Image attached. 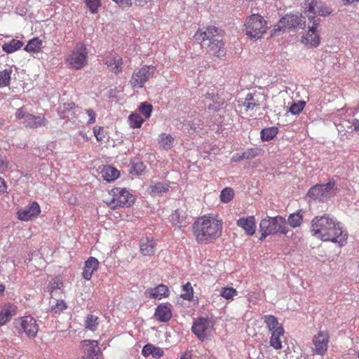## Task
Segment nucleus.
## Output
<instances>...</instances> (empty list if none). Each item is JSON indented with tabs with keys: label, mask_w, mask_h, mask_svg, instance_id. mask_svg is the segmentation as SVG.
<instances>
[{
	"label": "nucleus",
	"mask_w": 359,
	"mask_h": 359,
	"mask_svg": "<svg viewBox=\"0 0 359 359\" xmlns=\"http://www.w3.org/2000/svg\"><path fill=\"white\" fill-rule=\"evenodd\" d=\"M312 235L323 241H330L343 246L348 238V233L342 224L329 214L315 217L311 222Z\"/></svg>",
	"instance_id": "1"
},
{
	"label": "nucleus",
	"mask_w": 359,
	"mask_h": 359,
	"mask_svg": "<svg viewBox=\"0 0 359 359\" xmlns=\"http://www.w3.org/2000/svg\"><path fill=\"white\" fill-rule=\"evenodd\" d=\"M194 39L210 55L217 57L225 55L224 44L218 28L208 27L204 31L199 30L195 34Z\"/></svg>",
	"instance_id": "2"
},
{
	"label": "nucleus",
	"mask_w": 359,
	"mask_h": 359,
	"mask_svg": "<svg viewBox=\"0 0 359 359\" xmlns=\"http://www.w3.org/2000/svg\"><path fill=\"white\" fill-rule=\"evenodd\" d=\"M222 222L205 216L198 218L193 224V231L198 243H207L222 234Z\"/></svg>",
	"instance_id": "3"
},
{
	"label": "nucleus",
	"mask_w": 359,
	"mask_h": 359,
	"mask_svg": "<svg viewBox=\"0 0 359 359\" xmlns=\"http://www.w3.org/2000/svg\"><path fill=\"white\" fill-rule=\"evenodd\" d=\"M259 231L262 236L259 240H264L267 236L280 233L287 234L288 228L286 224V219L281 216L267 217L259 223Z\"/></svg>",
	"instance_id": "4"
},
{
	"label": "nucleus",
	"mask_w": 359,
	"mask_h": 359,
	"mask_svg": "<svg viewBox=\"0 0 359 359\" xmlns=\"http://www.w3.org/2000/svg\"><path fill=\"white\" fill-rule=\"evenodd\" d=\"M245 34L252 40L261 39L268 27L264 18L259 14H252L246 18Z\"/></svg>",
	"instance_id": "5"
},
{
	"label": "nucleus",
	"mask_w": 359,
	"mask_h": 359,
	"mask_svg": "<svg viewBox=\"0 0 359 359\" xmlns=\"http://www.w3.org/2000/svg\"><path fill=\"white\" fill-rule=\"evenodd\" d=\"M297 27L305 29V16L299 13L286 14L285 16L282 17L274 26V28L271 31V35H278L280 32H285L287 29L290 30Z\"/></svg>",
	"instance_id": "6"
},
{
	"label": "nucleus",
	"mask_w": 359,
	"mask_h": 359,
	"mask_svg": "<svg viewBox=\"0 0 359 359\" xmlns=\"http://www.w3.org/2000/svg\"><path fill=\"white\" fill-rule=\"evenodd\" d=\"M337 189L335 181L330 180L325 184H316L311 187L308 192V196L314 201L324 202L334 195Z\"/></svg>",
	"instance_id": "7"
},
{
	"label": "nucleus",
	"mask_w": 359,
	"mask_h": 359,
	"mask_svg": "<svg viewBox=\"0 0 359 359\" xmlns=\"http://www.w3.org/2000/svg\"><path fill=\"white\" fill-rule=\"evenodd\" d=\"M87 58L88 50L86 46L79 43L67 57V62L72 68L79 70L88 65Z\"/></svg>",
	"instance_id": "8"
},
{
	"label": "nucleus",
	"mask_w": 359,
	"mask_h": 359,
	"mask_svg": "<svg viewBox=\"0 0 359 359\" xmlns=\"http://www.w3.org/2000/svg\"><path fill=\"white\" fill-rule=\"evenodd\" d=\"M112 199L110 205L112 208L116 207L128 208L135 202L134 196L125 188L116 187L111 189Z\"/></svg>",
	"instance_id": "9"
},
{
	"label": "nucleus",
	"mask_w": 359,
	"mask_h": 359,
	"mask_svg": "<svg viewBox=\"0 0 359 359\" xmlns=\"http://www.w3.org/2000/svg\"><path fill=\"white\" fill-rule=\"evenodd\" d=\"M156 71V67L153 65L143 66L137 72H134L130 80L133 87L142 88L144 83L151 78Z\"/></svg>",
	"instance_id": "10"
},
{
	"label": "nucleus",
	"mask_w": 359,
	"mask_h": 359,
	"mask_svg": "<svg viewBox=\"0 0 359 359\" xmlns=\"http://www.w3.org/2000/svg\"><path fill=\"white\" fill-rule=\"evenodd\" d=\"M212 323L207 318H198L191 327L192 332L202 341L208 339V334L211 331Z\"/></svg>",
	"instance_id": "11"
},
{
	"label": "nucleus",
	"mask_w": 359,
	"mask_h": 359,
	"mask_svg": "<svg viewBox=\"0 0 359 359\" xmlns=\"http://www.w3.org/2000/svg\"><path fill=\"white\" fill-rule=\"evenodd\" d=\"M80 346L83 353L81 359H100L101 351L97 341L83 340Z\"/></svg>",
	"instance_id": "12"
},
{
	"label": "nucleus",
	"mask_w": 359,
	"mask_h": 359,
	"mask_svg": "<svg viewBox=\"0 0 359 359\" xmlns=\"http://www.w3.org/2000/svg\"><path fill=\"white\" fill-rule=\"evenodd\" d=\"M41 208L37 202L33 201L17 212L18 218L22 221L32 220L40 214Z\"/></svg>",
	"instance_id": "13"
},
{
	"label": "nucleus",
	"mask_w": 359,
	"mask_h": 359,
	"mask_svg": "<svg viewBox=\"0 0 359 359\" xmlns=\"http://www.w3.org/2000/svg\"><path fill=\"white\" fill-rule=\"evenodd\" d=\"M21 330L29 338H34L39 331L36 320L30 316H24L18 320Z\"/></svg>",
	"instance_id": "14"
},
{
	"label": "nucleus",
	"mask_w": 359,
	"mask_h": 359,
	"mask_svg": "<svg viewBox=\"0 0 359 359\" xmlns=\"http://www.w3.org/2000/svg\"><path fill=\"white\" fill-rule=\"evenodd\" d=\"M104 64L109 69L118 74L122 72L123 59L121 56L114 53H110L104 59Z\"/></svg>",
	"instance_id": "15"
},
{
	"label": "nucleus",
	"mask_w": 359,
	"mask_h": 359,
	"mask_svg": "<svg viewBox=\"0 0 359 359\" xmlns=\"http://www.w3.org/2000/svg\"><path fill=\"white\" fill-rule=\"evenodd\" d=\"M328 341L329 336L327 333L319 332L313 339L314 344L313 353L318 355H323L327 351Z\"/></svg>",
	"instance_id": "16"
},
{
	"label": "nucleus",
	"mask_w": 359,
	"mask_h": 359,
	"mask_svg": "<svg viewBox=\"0 0 359 359\" xmlns=\"http://www.w3.org/2000/svg\"><path fill=\"white\" fill-rule=\"evenodd\" d=\"M154 316L159 322H168L172 318L171 305L161 304L156 308Z\"/></svg>",
	"instance_id": "17"
},
{
	"label": "nucleus",
	"mask_w": 359,
	"mask_h": 359,
	"mask_svg": "<svg viewBox=\"0 0 359 359\" xmlns=\"http://www.w3.org/2000/svg\"><path fill=\"white\" fill-rule=\"evenodd\" d=\"M17 306L11 303L5 304L0 311V326L6 324L17 314Z\"/></svg>",
	"instance_id": "18"
},
{
	"label": "nucleus",
	"mask_w": 359,
	"mask_h": 359,
	"mask_svg": "<svg viewBox=\"0 0 359 359\" xmlns=\"http://www.w3.org/2000/svg\"><path fill=\"white\" fill-rule=\"evenodd\" d=\"M319 1L318 0H305L303 3L304 14L307 17L310 22L313 23L316 15H317V8ZM317 20H319L318 19Z\"/></svg>",
	"instance_id": "19"
},
{
	"label": "nucleus",
	"mask_w": 359,
	"mask_h": 359,
	"mask_svg": "<svg viewBox=\"0 0 359 359\" xmlns=\"http://www.w3.org/2000/svg\"><path fill=\"white\" fill-rule=\"evenodd\" d=\"M264 97L259 93H249L247 95L243 105L246 107L247 110H253L259 108Z\"/></svg>",
	"instance_id": "20"
},
{
	"label": "nucleus",
	"mask_w": 359,
	"mask_h": 359,
	"mask_svg": "<svg viewBox=\"0 0 359 359\" xmlns=\"http://www.w3.org/2000/svg\"><path fill=\"white\" fill-rule=\"evenodd\" d=\"M140 251L144 256H151L154 254L156 242L152 238L145 237L140 241Z\"/></svg>",
	"instance_id": "21"
},
{
	"label": "nucleus",
	"mask_w": 359,
	"mask_h": 359,
	"mask_svg": "<svg viewBox=\"0 0 359 359\" xmlns=\"http://www.w3.org/2000/svg\"><path fill=\"white\" fill-rule=\"evenodd\" d=\"M22 123L26 128H36L46 126L48 121L43 116L29 114Z\"/></svg>",
	"instance_id": "22"
},
{
	"label": "nucleus",
	"mask_w": 359,
	"mask_h": 359,
	"mask_svg": "<svg viewBox=\"0 0 359 359\" xmlns=\"http://www.w3.org/2000/svg\"><path fill=\"white\" fill-rule=\"evenodd\" d=\"M146 293L149 297L161 299L163 297H168L170 294L168 287L163 284H160L155 287H150L146 290Z\"/></svg>",
	"instance_id": "23"
},
{
	"label": "nucleus",
	"mask_w": 359,
	"mask_h": 359,
	"mask_svg": "<svg viewBox=\"0 0 359 359\" xmlns=\"http://www.w3.org/2000/svg\"><path fill=\"white\" fill-rule=\"evenodd\" d=\"M237 225L242 227L248 235L252 236L255 232V219L253 216L238 219Z\"/></svg>",
	"instance_id": "24"
},
{
	"label": "nucleus",
	"mask_w": 359,
	"mask_h": 359,
	"mask_svg": "<svg viewBox=\"0 0 359 359\" xmlns=\"http://www.w3.org/2000/svg\"><path fill=\"white\" fill-rule=\"evenodd\" d=\"M99 262L95 257H90L85 262V266L83 272V277L86 280H90L93 273L97 269Z\"/></svg>",
	"instance_id": "25"
},
{
	"label": "nucleus",
	"mask_w": 359,
	"mask_h": 359,
	"mask_svg": "<svg viewBox=\"0 0 359 359\" xmlns=\"http://www.w3.org/2000/svg\"><path fill=\"white\" fill-rule=\"evenodd\" d=\"M319 24V20H314L313 25L309 27V29L305 37V40L307 41V43H309L313 47H316L320 43V37L316 33V29Z\"/></svg>",
	"instance_id": "26"
},
{
	"label": "nucleus",
	"mask_w": 359,
	"mask_h": 359,
	"mask_svg": "<svg viewBox=\"0 0 359 359\" xmlns=\"http://www.w3.org/2000/svg\"><path fill=\"white\" fill-rule=\"evenodd\" d=\"M187 215L186 212L182 209H177L175 212L170 215V221L173 225L178 227L184 226L187 222Z\"/></svg>",
	"instance_id": "27"
},
{
	"label": "nucleus",
	"mask_w": 359,
	"mask_h": 359,
	"mask_svg": "<svg viewBox=\"0 0 359 359\" xmlns=\"http://www.w3.org/2000/svg\"><path fill=\"white\" fill-rule=\"evenodd\" d=\"M284 334V329L282 326L276 327L272 332L270 338V345L275 349H280L282 348V341L280 337Z\"/></svg>",
	"instance_id": "28"
},
{
	"label": "nucleus",
	"mask_w": 359,
	"mask_h": 359,
	"mask_svg": "<svg viewBox=\"0 0 359 359\" xmlns=\"http://www.w3.org/2000/svg\"><path fill=\"white\" fill-rule=\"evenodd\" d=\"M102 177L108 182L116 180L119 176V171L111 165H105L101 171Z\"/></svg>",
	"instance_id": "29"
},
{
	"label": "nucleus",
	"mask_w": 359,
	"mask_h": 359,
	"mask_svg": "<svg viewBox=\"0 0 359 359\" xmlns=\"http://www.w3.org/2000/svg\"><path fill=\"white\" fill-rule=\"evenodd\" d=\"M278 133V128L275 126L264 128L260 133L261 140L264 142L272 140L277 135Z\"/></svg>",
	"instance_id": "30"
},
{
	"label": "nucleus",
	"mask_w": 359,
	"mask_h": 359,
	"mask_svg": "<svg viewBox=\"0 0 359 359\" xmlns=\"http://www.w3.org/2000/svg\"><path fill=\"white\" fill-rule=\"evenodd\" d=\"M23 46V42L17 39H12L8 43H5L2 46V50L6 53H12L20 49Z\"/></svg>",
	"instance_id": "31"
},
{
	"label": "nucleus",
	"mask_w": 359,
	"mask_h": 359,
	"mask_svg": "<svg viewBox=\"0 0 359 359\" xmlns=\"http://www.w3.org/2000/svg\"><path fill=\"white\" fill-rule=\"evenodd\" d=\"M42 41L39 38L36 37L29 41L27 46L25 47V50L28 53L39 52L41 49Z\"/></svg>",
	"instance_id": "32"
},
{
	"label": "nucleus",
	"mask_w": 359,
	"mask_h": 359,
	"mask_svg": "<svg viewBox=\"0 0 359 359\" xmlns=\"http://www.w3.org/2000/svg\"><path fill=\"white\" fill-rule=\"evenodd\" d=\"M302 221L303 216L300 213V211L290 214L287 219L289 225L293 228L299 226L302 224Z\"/></svg>",
	"instance_id": "33"
},
{
	"label": "nucleus",
	"mask_w": 359,
	"mask_h": 359,
	"mask_svg": "<svg viewBox=\"0 0 359 359\" xmlns=\"http://www.w3.org/2000/svg\"><path fill=\"white\" fill-rule=\"evenodd\" d=\"M263 319L266 327L271 332L280 326L277 318L273 315H266Z\"/></svg>",
	"instance_id": "34"
},
{
	"label": "nucleus",
	"mask_w": 359,
	"mask_h": 359,
	"mask_svg": "<svg viewBox=\"0 0 359 359\" xmlns=\"http://www.w3.org/2000/svg\"><path fill=\"white\" fill-rule=\"evenodd\" d=\"M50 308L55 313H60L67 308V303L63 300L53 299L50 301Z\"/></svg>",
	"instance_id": "35"
},
{
	"label": "nucleus",
	"mask_w": 359,
	"mask_h": 359,
	"mask_svg": "<svg viewBox=\"0 0 359 359\" xmlns=\"http://www.w3.org/2000/svg\"><path fill=\"white\" fill-rule=\"evenodd\" d=\"M98 326V317L93 314H88L85 320L86 328L95 331L97 330Z\"/></svg>",
	"instance_id": "36"
},
{
	"label": "nucleus",
	"mask_w": 359,
	"mask_h": 359,
	"mask_svg": "<svg viewBox=\"0 0 359 359\" xmlns=\"http://www.w3.org/2000/svg\"><path fill=\"white\" fill-rule=\"evenodd\" d=\"M151 193L154 194H163L169 189V185L163 182H157L149 187Z\"/></svg>",
	"instance_id": "37"
},
{
	"label": "nucleus",
	"mask_w": 359,
	"mask_h": 359,
	"mask_svg": "<svg viewBox=\"0 0 359 359\" xmlns=\"http://www.w3.org/2000/svg\"><path fill=\"white\" fill-rule=\"evenodd\" d=\"M144 120L137 113L131 114L128 117L130 126L133 128H140Z\"/></svg>",
	"instance_id": "38"
},
{
	"label": "nucleus",
	"mask_w": 359,
	"mask_h": 359,
	"mask_svg": "<svg viewBox=\"0 0 359 359\" xmlns=\"http://www.w3.org/2000/svg\"><path fill=\"white\" fill-rule=\"evenodd\" d=\"M145 169V165L142 161L139 159H135L131 163V168L130 172L131 174L139 175Z\"/></svg>",
	"instance_id": "39"
},
{
	"label": "nucleus",
	"mask_w": 359,
	"mask_h": 359,
	"mask_svg": "<svg viewBox=\"0 0 359 359\" xmlns=\"http://www.w3.org/2000/svg\"><path fill=\"white\" fill-rule=\"evenodd\" d=\"M173 141L174 139L170 135L162 133L161 135L159 144H161V147H162L164 149L168 150L172 147Z\"/></svg>",
	"instance_id": "40"
},
{
	"label": "nucleus",
	"mask_w": 359,
	"mask_h": 359,
	"mask_svg": "<svg viewBox=\"0 0 359 359\" xmlns=\"http://www.w3.org/2000/svg\"><path fill=\"white\" fill-rule=\"evenodd\" d=\"M233 196L234 191L233 189L230 187H226L221 191L219 198L222 202L227 203L233 199Z\"/></svg>",
	"instance_id": "41"
},
{
	"label": "nucleus",
	"mask_w": 359,
	"mask_h": 359,
	"mask_svg": "<svg viewBox=\"0 0 359 359\" xmlns=\"http://www.w3.org/2000/svg\"><path fill=\"white\" fill-rule=\"evenodd\" d=\"M182 293L181 297L185 300L190 301L194 297V290L190 283H187L182 286Z\"/></svg>",
	"instance_id": "42"
},
{
	"label": "nucleus",
	"mask_w": 359,
	"mask_h": 359,
	"mask_svg": "<svg viewBox=\"0 0 359 359\" xmlns=\"http://www.w3.org/2000/svg\"><path fill=\"white\" fill-rule=\"evenodd\" d=\"M11 69H4L0 72V88L8 86L10 84Z\"/></svg>",
	"instance_id": "43"
},
{
	"label": "nucleus",
	"mask_w": 359,
	"mask_h": 359,
	"mask_svg": "<svg viewBox=\"0 0 359 359\" xmlns=\"http://www.w3.org/2000/svg\"><path fill=\"white\" fill-rule=\"evenodd\" d=\"M138 110L145 118H149L153 110V106L147 102H142L139 106Z\"/></svg>",
	"instance_id": "44"
},
{
	"label": "nucleus",
	"mask_w": 359,
	"mask_h": 359,
	"mask_svg": "<svg viewBox=\"0 0 359 359\" xmlns=\"http://www.w3.org/2000/svg\"><path fill=\"white\" fill-rule=\"evenodd\" d=\"M305 104L306 102L304 101H298L297 102H293L292 105L290 107L289 111L294 115L299 114L303 111Z\"/></svg>",
	"instance_id": "45"
},
{
	"label": "nucleus",
	"mask_w": 359,
	"mask_h": 359,
	"mask_svg": "<svg viewBox=\"0 0 359 359\" xmlns=\"http://www.w3.org/2000/svg\"><path fill=\"white\" fill-rule=\"evenodd\" d=\"M332 10L327 6V5L321 1H319L318 8H317V15L320 16H327L332 13Z\"/></svg>",
	"instance_id": "46"
},
{
	"label": "nucleus",
	"mask_w": 359,
	"mask_h": 359,
	"mask_svg": "<svg viewBox=\"0 0 359 359\" xmlns=\"http://www.w3.org/2000/svg\"><path fill=\"white\" fill-rule=\"evenodd\" d=\"M84 2L91 13H97L101 6L100 0H84Z\"/></svg>",
	"instance_id": "47"
},
{
	"label": "nucleus",
	"mask_w": 359,
	"mask_h": 359,
	"mask_svg": "<svg viewBox=\"0 0 359 359\" xmlns=\"http://www.w3.org/2000/svg\"><path fill=\"white\" fill-rule=\"evenodd\" d=\"M238 292L233 287H223L221 290L220 295L226 299H231L233 297L237 295Z\"/></svg>",
	"instance_id": "48"
},
{
	"label": "nucleus",
	"mask_w": 359,
	"mask_h": 359,
	"mask_svg": "<svg viewBox=\"0 0 359 359\" xmlns=\"http://www.w3.org/2000/svg\"><path fill=\"white\" fill-rule=\"evenodd\" d=\"M257 155V149L252 148L248 149L243 152V157L244 159H252Z\"/></svg>",
	"instance_id": "49"
},
{
	"label": "nucleus",
	"mask_w": 359,
	"mask_h": 359,
	"mask_svg": "<svg viewBox=\"0 0 359 359\" xmlns=\"http://www.w3.org/2000/svg\"><path fill=\"white\" fill-rule=\"evenodd\" d=\"M93 133L98 142H102L104 138V129L100 127L99 128H94Z\"/></svg>",
	"instance_id": "50"
},
{
	"label": "nucleus",
	"mask_w": 359,
	"mask_h": 359,
	"mask_svg": "<svg viewBox=\"0 0 359 359\" xmlns=\"http://www.w3.org/2000/svg\"><path fill=\"white\" fill-rule=\"evenodd\" d=\"M153 349H154V346L151 344H147L143 347L142 350V354L144 357H148L149 355H151Z\"/></svg>",
	"instance_id": "51"
},
{
	"label": "nucleus",
	"mask_w": 359,
	"mask_h": 359,
	"mask_svg": "<svg viewBox=\"0 0 359 359\" xmlns=\"http://www.w3.org/2000/svg\"><path fill=\"white\" fill-rule=\"evenodd\" d=\"M29 115V113H27L23 108H20L17 110L15 113V116L18 119L25 120L26 116Z\"/></svg>",
	"instance_id": "52"
},
{
	"label": "nucleus",
	"mask_w": 359,
	"mask_h": 359,
	"mask_svg": "<svg viewBox=\"0 0 359 359\" xmlns=\"http://www.w3.org/2000/svg\"><path fill=\"white\" fill-rule=\"evenodd\" d=\"M151 355L154 358H160L163 355V351L162 348L159 347L154 346V349H153V352L151 353Z\"/></svg>",
	"instance_id": "53"
},
{
	"label": "nucleus",
	"mask_w": 359,
	"mask_h": 359,
	"mask_svg": "<svg viewBox=\"0 0 359 359\" xmlns=\"http://www.w3.org/2000/svg\"><path fill=\"white\" fill-rule=\"evenodd\" d=\"M86 114H88V116L90 118L88 121V123L91 124V123H95V116H96L95 111L91 109H86Z\"/></svg>",
	"instance_id": "54"
},
{
	"label": "nucleus",
	"mask_w": 359,
	"mask_h": 359,
	"mask_svg": "<svg viewBox=\"0 0 359 359\" xmlns=\"http://www.w3.org/2000/svg\"><path fill=\"white\" fill-rule=\"evenodd\" d=\"M63 286V283L61 281H53L50 283V290L51 292L57 289H61Z\"/></svg>",
	"instance_id": "55"
},
{
	"label": "nucleus",
	"mask_w": 359,
	"mask_h": 359,
	"mask_svg": "<svg viewBox=\"0 0 359 359\" xmlns=\"http://www.w3.org/2000/svg\"><path fill=\"white\" fill-rule=\"evenodd\" d=\"M220 104L217 102V99H215V102L208 105V109L210 110L217 111L220 108Z\"/></svg>",
	"instance_id": "56"
},
{
	"label": "nucleus",
	"mask_w": 359,
	"mask_h": 359,
	"mask_svg": "<svg viewBox=\"0 0 359 359\" xmlns=\"http://www.w3.org/2000/svg\"><path fill=\"white\" fill-rule=\"evenodd\" d=\"M121 6L130 7L132 6V0H113Z\"/></svg>",
	"instance_id": "57"
},
{
	"label": "nucleus",
	"mask_w": 359,
	"mask_h": 359,
	"mask_svg": "<svg viewBox=\"0 0 359 359\" xmlns=\"http://www.w3.org/2000/svg\"><path fill=\"white\" fill-rule=\"evenodd\" d=\"M7 168V162L4 157L0 156V173L4 172Z\"/></svg>",
	"instance_id": "58"
},
{
	"label": "nucleus",
	"mask_w": 359,
	"mask_h": 359,
	"mask_svg": "<svg viewBox=\"0 0 359 359\" xmlns=\"http://www.w3.org/2000/svg\"><path fill=\"white\" fill-rule=\"evenodd\" d=\"M7 186L5 180L0 177V194L4 193L6 191Z\"/></svg>",
	"instance_id": "59"
},
{
	"label": "nucleus",
	"mask_w": 359,
	"mask_h": 359,
	"mask_svg": "<svg viewBox=\"0 0 359 359\" xmlns=\"http://www.w3.org/2000/svg\"><path fill=\"white\" fill-rule=\"evenodd\" d=\"M243 159H244V157H243V153L241 154H236L233 156L231 161H234V162H240Z\"/></svg>",
	"instance_id": "60"
},
{
	"label": "nucleus",
	"mask_w": 359,
	"mask_h": 359,
	"mask_svg": "<svg viewBox=\"0 0 359 359\" xmlns=\"http://www.w3.org/2000/svg\"><path fill=\"white\" fill-rule=\"evenodd\" d=\"M205 97L206 100H212V102H215V99H218V96L217 95L210 93H207L205 95Z\"/></svg>",
	"instance_id": "61"
},
{
	"label": "nucleus",
	"mask_w": 359,
	"mask_h": 359,
	"mask_svg": "<svg viewBox=\"0 0 359 359\" xmlns=\"http://www.w3.org/2000/svg\"><path fill=\"white\" fill-rule=\"evenodd\" d=\"M352 126H353V130L354 131H358L359 130V120L358 119H353L351 122Z\"/></svg>",
	"instance_id": "62"
},
{
	"label": "nucleus",
	"mask_w": 359,
	"mask_h": 359,
	"mask_svg": "<svg viewBox=\"0 0 359 359\" xmlns=\"http://www.w3.org/2000/svg\"><path fill=\"white\" fill-rule=\"evenodd\" d=\"M135 4L137 6H143L148 2L147 0H135Z\"/></svg>",
	"instance_id": "63"
},
{
	"label": "nucleus",
	"mask_w": 359,
	"mask_h": 359,
	"mask_svg": "<svg viewBox=\"0 0 359 359\" xmlns=\"http://www.w3.org/2000/svg\"><path fill=\"white\" fill-rule=\"evenodd\" d=\"M180 359H191V354L188 352H185L182 354Z\"/></svg>",
	"instance_id": "64"
}]
</instances>
